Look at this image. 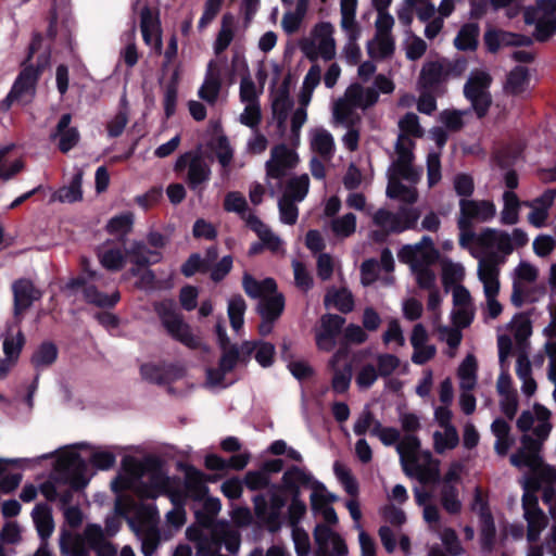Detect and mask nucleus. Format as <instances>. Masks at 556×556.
<instances>
[{
  "mask_svg": "<svg viewBox=\"0 0 556 556\" xmlns=\"http://www.w3.org/2000/svg\"><path fill=\"white\" fill-rule=\"evenodd\" d=\"M453 311L452 319L457 327H467L475 317L472 298L467 288L463 285L453 287Z\"/></svg>",
  "mask_w": 556,
  "mask_h": 556,
  "instance_id": "c756f323",
  "label": "nucleus"
},
{
  "mask_svg": "<svg viewBox=\"0 0 556 556\" xmlns=\"http://www.w3.org/2000/svg\"><path fill=\"white\" fill-rule=\"evenodd\" d=\"M484 42L489 51L496 52L501 45L523 46L531 43V39L521 35L500 30H489L484 35Z\"/></svg>",
  "mask_w": 556,
  "mask_h": 556,
  "instance_id": "a18cd8bd",
  "label": "nucleus"
},
{
  "mask_svg": "<svg viewBox=\"0 0 556 556\" xmlns=\"http://www.w3.org/2000/svg\"><path fill=\"white\" fill-rule=\"evenodd\" d=\"M312 150L324 160H330L334 153V140L325 128H314L309 131Z\"/></svg>",
  "mask_w": 556,
  "mask_h": 556,
  "instance_id": "c03bdc74",
  "label": "nucleus"
},
{
  "mask_svg": "<svg viewBox=\"0 0 556 556\" xmlns=\"http://www.w3.org/2000/svg\"><path fill=\"white\" fill-rule=\"evenodd\" d=\"M270 99L274 117L277 119L279 125H283L293 105V101L290 97L288 79H285L276 89L271 91Z\"/></svg>",
  "mask_w": 556,
  "mask_h": 556,
  "instance_id": "f704fd0d",
  "label": "nucleus"
},
{
  "mask_svg": "<svg viewBox=\"0 0 556 556\" xmlns=\"http://www.w3.org/2000/svg\"><path fill=\"white\" fill-rule=\"evenodd\" d=\"M54 470L56 475L70 484L65 488L61 484L58 500L63 509L71 507L73 491L84 488L88 481L87 464L78 455L74 447L62 450L56 458Z\"/></svg>",
  "mask_w": 556,
  "mask_h": 556,
  "instance_id": "1a4fd4ad",
  "label": "nucleus"
},
{
  "mask_svg": "<svg viewBox=\"0 0 556 556\" xmlns=\"http://www.w3.org/2000/svg\"><path fill=\"white\" fill-rule=\"evenodd\" d=\"M394 51L393 36L377 35L368 41L367 52L372 59H386Z\"/></svg>",
  "mask_w": 556,
  "mask_h": 556,
  "instance_id": "4d7b16f0",
  "label": "nucleus"
},
{
  "mask_svg": "<svg viewBox=\"0 0 556 556\" xmlns=\"http://www.w3.org/2000/svg\"><path fill=\"white\" fill-rule=\"evenodd\" d=\"M357 0H340V26L351 40H357L359 28L356 22Z\"/></svg>",
  "mask_w": 556,
  "mask_h": 556,
  "instance_id": "79ce46f5",
  "label": "nucleus"
},
{
  "mask_svg": "<svg viewBox=\"0 0 556 556\" xmlns=\"http://www.w3.org/2000/svg\"><path fill=\"white\" fill-rule=\"evenodd\" d=\"M334 26L330 22H319L314 25L309 36L301 43V49L307 59L316 61L321 58L330 61L336 56Z\"/></svg>",
  "mask_w": 556,
  "mask_h": 556,
  "instance_id": "9b49d317",
  "label": "nucleus"
},
{
  "mask_svg": "<svg viewBox=\"0 0 556 556\" xmlns=\"http://www.w3.org/2000/svg\"><path fill=\"white\" fill-rule=\"evenodd\" d=\"M529 86L528 71L523 66L515 67L507 76L505 90L511 94L523 93Z\"/></svg>",
  "mask_w": 556,
  "mask_h": 556,
  "instance_id": "052dcab7",
  "label": "nucleus"
},
{
  "mask_svg": "<svg viewBox=\"0 0 556 556\" xmlns=\"http://www.w3.org/2000/svg\"><path fill=\"white\" fill-rule=\"evenodd\" d=\"M244 354L255 353V359L262 367H268L274 362L275 346L269 342H244L241 346Z\"/></svg>",
  "mask_w": 556,
  "mask_h": 556,
  "instance_id": "603ef678",
  "label": "nucleus"
},
{
  "mask_svg": "<svg viewBox=\"0 0 556 556\" xmlns=\"http://www.w3.org/2000/svg\"><path fill=\"white\" fill-rule=\"evenodd\" d=\"M14 295V314L17 316L23 311L28 308L35 300H38L40 293L35 289L31 281L21 279L12 286Z\"/></svg>",
  "mask_w": 556,
  "mask_h": 556,
  "instance_id": "4c0bfd02",
  "label": "nucleus"
},
{
  "mask_svg": "<svg viewBox=\"0 0 556 556\" xmlns=\"http://www.w3.org/2000/svg\"><path fill=\"white\" fill-rule=\"evenodd\" d=\"M176 172L187 168L186 181L189 188L199 193L202 192L203 186L210 180L211 168L207 162L200 155L185 153L180 155L174 166Z\"/></svg>",
  "mask_w": 556,
  "mask_h": 556,
  "instance_id": "a211bd4d",
  "label": "nucleus"
},
{
  "mask_svg": "<svg viewBox=\"0 0 556 556\" xmlns=\"http://www.w3.org/2000/svg\"><path fill=\"white\" fill-rule=\"evenodd\" d=\"M131 261L140 266L155 264L161 261L162 255L157 250L149 249L142 242H135L130 249Z\"/></svg>",
  "mask_w": 556,
  "mask_h": 556,
  "instance_id": "0e129e2a",
  "label": "nucleus"
},
{
  "mask_svg": "<svg viewBox=\"0 0 556 556\" xmlns=\"http://www.w3.org/2000/svg\"><path fill=\"white\" fill-rule=\"evenodd\" d=\"M321 79V68L318 64H314L306 73L302 87L299 93V104L308 105L314 90L319 85Z\"/></svg>",
  "mask_w": 556,
  "mask_h": 556,
  "instance_id": "864d4df0",
  "label": "nucleus"
},
{
  "mask_svg": "<svg viewBox=\"0 0 556 556\" xmlns=\"http://www.w3.org/2000/svg\"><path fill=\"white\" fill-rule=\"evenodd\" d=\"M479 281L483 287L485 298V306L483 308L484 317L488 319H496L503 312V305L497 300L500 293V275L492 268L481 269L477 274Z\"/></svg>",
  "mask_w": 556,
  "mask_h": 556,
  "instance_id": "393cba45",
  "label": "nucleus"
},
{
  "mask_svg": "<svg viewBox=\"0 0 556 556\" xmlns=\"http://www.w3.org/2000/svg\"><path fill=\"white\" fill-rule=\"evenodd\" d=\"M473 509L479 510L481 526V545L482 548L490 551L495 539V526L493 517L483 502L480 492L477 490L473 503Z\"/></svg>",
  "mask_w": 556,
  "mask_h": 556,
  "instance_id": "c9c22d12",
  "label": "nucleus"
},
{
  "mask_svg": "<svg viewBox=\"0 0 556 556\" xmlns=\"http://www.w3.org/2000/svg\"><path fill=\"white\" fill-rule=\"evenodd\" d=\"M299 162L296 152L286 144H278L271 149L270 159L266 162V176L268 179L280 180L293 169Z\"/></svg>",
  "mask_w": 556,
  "mask_h": 556,
  "instance_id": "a878e982",
  "label": "nucleus"
},
{
  "mask_svg": "<svg viewBox=\"0 0 556 556\" xmlns=\"http://www.w3.org/2000/svg\"><path fill=\"white\" fill-rule=\"evenodd\" d=\"M227 60L217 56L207 63L204 80L198 90L201 100L210 105L216 104L222 89V77Z\"/></svg>",
  "mask_w": 556,
  "mask_h": 556,
  "instance_id": "4be33fe9",
  "label": "nucleus"
},
{
  "mask_svg": "<svg viewBox=\"0 0 556 556\" xmlns=\"http://www.w3.org/2000/svg\"><path fill=\"white\" fill-rule=\"evenodd\" d=\"M419 218V212L413 207H402L397 213L380 208L372 214V222L377 231H372L376 241H382L391 232H402L413 228Z\"/></svg>",
  "mask_w": 556,
  "mask_h": 556,
  "instance_id": "f8f14e48",
  "label": "nucleus"
},
{
  "mask_svg": "<svg viewBox=\"0 0 556 556\" xmlns=\"http://www.w3.org/2000/svg\"><path fill=\"white\" fill-rule=\"evenodd\" d=\"M185 489L187 495L193 500H203L207 493L204 475L193 467H188L185 472Z\"/></svg>",
  "mask_w": 556,
  "mask_h": 556,
  "instance_id": "09e8293b",
  "label": "nucleus"
},
{
  "mask_svg": "<svg viewBox=\"0 0 556 556\" xmlns=\"http://www.w3.org/2000/svg\"><path fill=\"white\" fill-rule=\"evenodd\" d=\"M67 288L73 290L81 288L85 300L88 303L97 305L99 307H112L121 299L119 292L117 290L111 292L110 294L101 293L97 290L94 286L90 285L85 277L72 279L67 283Z\"/></svg>",
  "mask_w": 556,
  "mask_h": 556,
  "instance_id": "2f4dec72",
  "label": "nucleus"
},
{
  "mask_svg": "<svg viewBox=\"0 0 556 556\" xmlns=\"http://www.w3.org/2000/svg\"><path fill=\"white\" fill-rule=\"evenodd\" d=\"M345 319L339 315L326 314L320 318L315 329L316 345L319 350L329 352L336 344Z\"/></svg>",
  "mask_w": 556,
  "mask_h": 556,
  "instance_id": "c85d7f7f",
  "label": "nucleus"
},
{
  "mask_svg": "<svg viewBox=\"0 0 556 556\" xmlns=\"http://www.w3.org/2000/svg\"><path fill=\"white\" fill-rule=\"evenodd\" d=\"M269 502L270 505L268 507L267 500L264 495L260 494L254 496V509L258 518L274 520L279 516L281 508L285 506V498L277 492H271Z\"/></svg>",
  "mask_w": 556,
  "mask_h": 556,
  "instance_id": "a19ab883",
  "label": "nucleus"
},
{
  "mask_svg": "<svg viewBox=\"0 0 556 556\" xmlns=\"http://www.w3.org/2000/svg\"><path fill=\"white\" fill-rule=\"evenodd\" d=\"M394 89L392 79L382 74L375 77L371 87L359 83L351 84L332 104L333 122L344 127L356 126L362 121V112L378 103L379 93L390 94Z\"/></svg>",
  "mask_w": 556,
  "mask_h": 556,
  "instance_id": "7ed1b4c3",
  "label": "nucleus"
},
{
  "mask_svg": "<svg viewBox=\"0 0 556 556\" xmlns=\"http://www.w3.org/2000/svg\"><path fill=\"white\" fill-rule=\"evenodd\" d=\"M497 336L498 359L501 366L505 364L513 348V339L519 344L526 341L532 333L530 318L525 314H516L511 320L500 328Z\"/></svg>",
  "mask_w": 556,
  "mask_h": 556,
  "instance_id": "f3484780",
  "label": "nucleus"
},
{
  "mask_svg": "<svg viewBox=\"0 0 556 556\" xmlns=\"http://www.w3.org/2000/svg\"><path fill=\"white\" fill-rule=\"evenodd\" d=\"M399 128L400 135L395 144L396 160L390 169L387 195L410 204L418 198L415 185L422 176V168L413 165L415 142L412 137H422L424 129L418 116L414 113L405 114L399 121Z\"/></svg>",
  "mask_w": 556,
  "mask_h": 556,
  "instance_id": "f257e3e1",
  "label": "nucleus"
},
{
  "mask_svg": "<svg viewBox=\"0 0 556 556\" xmlns=\"http://www.w3.org/2000/svg\"><path fill=\"white\" fill-rule=\"evenodd\" d=\"M309 0H296L293 4H287L281 18V27L288 35L296 33L307 13Z\"/></svg>",
  "mask_w": 556,
  "mask_h": 556,
  "instance_id": "58836bf2",
  "label": "nucleus"
},
{
  "mask_svg": "<svg viewBox=\"0 0 556 556\" xmlns=\"http://www.w3.org/2000/svg\"><path fill=\"white\" fill-rule=\"evenodd\" d=\"M317 548L314 556H346L344 540L326 525H317L314 531Z\"/></svg>",
  "mask_w": 556,
  "mask_h": 556,
  "instance_id": "bb28decb",
  "label": "nucleus"
},
{
  "mask_svg": "<svg viewBox=\"0 0 556 556\" xmlns=\"http://www.w3.org/2000/svg\"><path fill=\"white\" fill-rule=\"evenodd\" d=\"M397 257L402 263L409 265L419 288L429 290L437 287L434 266L439 252L430 237L424 236L418 243L403 247Z\"/></svg>",
  "mask_w": 556,
  "mask_h": 556,
  "instance_id": "423d86ee",
  "label": "nucleus"
},
{
  "mask_svg": "<svg viewBox=\"0 0 556 556\" xmlns=\"http://www.w3.org/2000/svg\"><path fill=\"white\" fill-rule=\"evenodd\" d=\"M124 472L112 482L114 491L132 490L141 498H154L169 492V478L161 470L147 471L146 465L135 458L125 457Z\"/></svg>",
  "mask_w": 556,
  "mask_h": 556,
  "instance_id": "39448f33",
  "label": "nucleus"
},
{
  "mask_svg": "<svg viewBox=\"0 0 556 556\" xmlns=\"http://www.w3.org/2000/svg\"><path fill=\"white\" fill-rule=\"evenodd\" d=\"M24 168L23 159L15 153V144L0 148V180L8 181Z\"/></svg>",
  "mask_w": 556,
  "mask_h": 556,
  "instance_id": "e433bc0d",
  "label": "nucleus"
},
{
  "mask_svg": "<svg viewBox=\"0 0 556 556\" xmlns=\"http://www.w3.org/2000/svg\"><path fill=\"white\" fill-rule=\"evenodd\" d=\"M522 202L519 201L514 191L503 193V208L500 214L502 225L513 226L519 222V213Z\"/></svg>",
  "mask_w": 556,
  "mask_h": 556,
  "instance_id": "8fccbe9b",
  "label": "nucleus"
},
{
  "mask_svg": "<svg viewBox=\"0 0 556 556\" xmlns=\"http://www.w3.org/2000/svg\"><path fill=\"white\" fill-rule=\"evenodd\" d=\"M525 22L535 25L534 38L545 41L556 33V0H538L525 10Z\"/></svg>",
  "mask_w": 556,
  "mask_h": 556,
  "instance_id": "2eb2a0df",
  "label": "nucleus"
},
{
  "mask_svg": "<svg viewBox=\"0 0 556 556\" xmlns=\"http://www.w3.org/2000/svg\"><path fill=\"white\" fill-rule=\"evenodd\" d=\"M98 257L101 265L113 271L122 269L126 263L125 250L113 242H105L99 248Z\"/></svg>",
  "mask_w": 556,
  "mask_h": 556,
  "instance_id": "ea45409f",
  "label": "nucleus"
},
{
  "mask_svg": "<svg viewBox=\"0 0 556 556\" xmlns=\"http://www.w3.org/2000/svg\"><path fill=\"white\" fill-rule=\"evenodd\" d=\"M81 540L83 543L77 539L72 540L70 535H63L60 541L61 548L72 556H87L88 552L84 546L87 544L96 552L97 556H116V548L106 540L104 531L98 525H88Z\"/></svg>",
  "mask_w": 556,
  "mask_h": 556,
  "instance_id": "9d476101",
  "label": "nucleus"
},
{
  "mask_svg": "<svg viewBox=\"0 0 556 556\" xmlns=\"http://www.w3.org/2000/svg\"><path fill=\"white\" fill-rule=\"evenodd\" d=\"M72 121L71 114H64L56 126L55 137H59V148L62 152H67L74 148L79 139V134L76 128L70 127Z\"/></svg>",
  "mask_w": 556,
  "mask_h": 556,
  "instance_id": "de8ad7c7",
  "label": "nucleus"
},
{
  "mask_svg": "<svg viewBox=\"0 0 556 556\" xmlns=\"http://www.w3.org/2000/svg\"><path fill=\"white\" fill-rule=\"evenodd\" d=\"M530 481L525 484V493L522 495L523 516L527 520L528 530L527 539L529 542H536L541 532L546 527V517L542 509L538 506L536 495L528 488Z\"/></svg>",
  "mask_w": 556,
  "mask_h": 556,
  "instance_id": "b1692460",
  "label": "nucleus"
},
{
  "mask_svg": "<svg viewBox=\"0 0 556 556\" xmlns=\"http://www.w3.org/2000/svg\"><path fill=\"white\" fill-rule=\"evenodd\" d=\"M39 71L33 66H26L16 78L10 93L0 102V110L8 111L13 102L28 103L34 94Z\"/></svg>",
  "mask_w": 556,
  "mask_h": 556,
  "instance_id": "412c9836",
  "label": "nucleus"
},
{
  "mask_svg": "<svg viewBox=\"0 0 556 556\" xmlns=\"http://www.w3.org/2000/svg\"><path fill=\"white\" fill-rule=\"evenodd\" d=\"M528 241V233L521 228H515L510 233L497 228L483 229L478 233L477 245L470 249V255L478 261L477 274L492 268L500 275L507 256Z\"/></svg>",
  "mask_w": 556,
  "mask_h": 556,
  "instance_id": "20e7f679",
  "label": "nucleus"
},
{
  "mask_svg": "<svg viewBox=\"0 0 556 556\" xmlns=\"http://www.w3.org/2000/svg\"><path fill=\"white\" fill-rule=\"evenodd\" d=\"M396 452L404 472L421 483H429L439 478V462L429 451L420 450V441L415 434H405L396 445Z\"/></svg>",
  "mask_w": 556,
  "mask_h": 556,
  "instance_id": "6e6552de",
  "label": "nucleus"
},
{
  "mask_svg": "<svg viewBox=\"0 0 556 556\" xmlns=\"http://www.w3.org/2000/svg\"><path fill=\"white\" fill-rule=\"evenodd\" d=\"M140 29L144 43L154 49L156 53H161L162 33L160 20L148 7L141 10Z\"/></svg>",
  "mask_w": 556,
  "mask_h": 556,
  "instance_id": "473e14b6",
  "label": "nucleus"
},
{
  "mask_svg": "<svg viewBox=\"0 0 556 556\" xmlns=\"http://www.w3.org/2000/svg\"><path fill=\"white\" fill-rule=\"evenodd\" d=\"M492 77L484 70L471 71L464 86L465 98L479 117H483L492 103L490 86Z\"/></svg>",
  "mask_w": 556,
  "mask_h": 556,
  "instance_id": "dca6fc26",
  "label": "nucleus"
},
{
  "mask_svg": "<svg viewBox=\"0 0 556 556\" xmlns=\"http://www.w3.org/2000/svg\"><path fill=\"white\" fill-rule=\"evenodd\" d=\"M516 375L521 382V393L531 397L538 390V384L532 374V365L526 354H519L516 362Z\"/></svg>",
  "mask_w": 556,
  "mask_h": 556,
  "instance_id": "37998d69",
  "label": "nucleus"
},
{
  "mask_svg": "<svg viewBox=\"0 0 556 556\" xmlns=\"http://www.w3.org/2000/svg\"><path fill=\"white\" fill-rule=\"evenodd\" d=\"M442 281L445 288L456 287L465 277V267L450 260L442 261Z\"/></svg>",
  "mask_w": 556,
  "mask_h": 556,
  "instance_id": "774afa93",
  "label": "nucleus"
},
{
  "mask_svg": "<svg viewBox=\"0 0 556 556\" xmlns=\"http://www.w3.org/2000/svg\"><path fill=\"white\" fill-rule=\"evenodd\" d=\"M496 215V206L490 200H469L459 201V215L457 225L464 227L472 226L475 222L486 223Z\"/></svg>",
  "mask_w": 556,
  "mask_h": 556,
  "instance_id": "5701e85b",
  "label": "nucleus"
},
{
  "mask_svg": "<svg viewBox=\"0 0 556 556\" xmlns=\"http://www.w3.org/2000/svg\"><path fill=\"white\" fill-rule=\"evenodd\" d=\"M445 76L446 72L441 62H428L422 66L419 83L424 88L428 89L443 81Z\"/></svg>",
  "mask_w": 556,
  "mask_h": 556,
  "instance_id": "13d9d810",
  "label": "nucleus"
},
{
  "mask_svg": "<svg viewBox=\"0 0 556 556\" xmlns=\"http://www.w3.org/2000/svg\"><path fill=\"white\" fill-rule=\"evenodd\" d=\"M459 442L458 432L455 427L442 428V431L433 433V445L438 453L454 448Z\"/></svg>",
  "mask_w": 556,
  "mask_h": 556,
  "instance_id": "338daca9",
  "label": "nucleus"
},
{
  "mask_svg": "<svg viewBox=\"0 0 556 556\" xmlns=\"http://www.w3.org/2000/svg\"><path fill=\"white\" fill-rule=\"evenodd\" d=\"M247 225L256 232L262 243L273 252H279L282 249L281 239L276 236L258 217L249 215Z\"/></svg>",
  "mask_w": 556,
  "mask_h": 556,
  "instance_id": "49530a36",
  "label": "nucleus"
},
{
  "mask_svg": "<svg viewBox=\"0 0 556 556\" xmlns=\"http://www.w3.org/2000/svg\"><path fill=\"white\" fill-rule=\"evenodd\" d=\"M551 415V410L539 403L532 409L523 410L517 420L518 429L525 433L521 447L510 455L513 466L528 468L533 478L546 483L556 481V469L545 465L540 456L541 445L552 430Z\"/></svg>",
  "mask_w": 556,
  "mask_h": 556,
  "instance_id": "f03ea898",
  "label": "nucleus"
},
{
  "mask_svg": "<svg viewBox=\"0 0 556 556\" xmlns=\"http://www.w3.org/2000/svg\"><path fill=\"white\" fill-rule=\"evenodd\" d=\"M325 305L328 308H336L342 313H349L354 306L352 293L346 289L330 290L325 296Z\"/></svg>",
  "mask_w": 556,
  "mask_h": 556,
  "instance_id": "bf43d9fd",
  "label": "nucleus"
},
{
  "mask_svg": "<svg viewBox=\"0 0 556 556\" xmlns=\"http://www.w3.org/2000/svg\"><path fill=\"white\" fill-rule=\"evenodd\" d=\"M556 199V189H546L541 195L522 202V205L530 210L527 220L535 228H543L547 225L549 211Z\"/></svg>",
  "mask_w": 556,
  "mask_h": 556,
  "instance_id": "cd10ccee",
  "label": "nucleus"
},
{
  "mask_svg": "<svg viewBox=\"0 0 556 556\" xmlns=\"http://www.w3.org/2000/svg\"><path fill=\"white\" fill-rule=\"evenodd\" d=\"M491 430L496 438L494 445L496 453L502 456L506 455L514 442L509 434V425L505 420L497 418L492 422Z\"/></svg>",
  "mask_w": 556,
  "mask_h": 556,
  "instance_id": "6e6d98bb",
  "label": "nucleus"
},
{
  "mask_svg": "<svg viewBox=\"0 0 556 556\" xmlns=\"http://www.w3.org/2000/svg\"><path fill=\"white\" fill-rule=\"evenodd\" d=\"M309 188V178L306 174L291 178L285 192L283 198H288L295 202H301L305 199Z\"/></svg>",
  "mask_w": 556,
  "mask_h": 556,
  "instance_id": "e2e57ef3",
  "label": "nucleus"
},
{
  "mask_svg": "<svg viewBox=\"0 0 556 556\" xmlns=\"http://www.w3.org/2000/svg\"><path fill=\"white\" fill-rule=\"evenodd\" d=\"M25 343L23 333L17 329H9L3 340L4 359H0V379L7 377L11 368L16 363L20 352Z\"/></svg>",
  "mask_w": 556,
  "mask_h": 556,
  "instance_id": "72a5a7b5",
  "label": "nucleus"
},
{
  "mask_svg": "<svg viewBox=\"0 0 556 556\" xmlns=\"http://www.w3.org/2000/svg\"><path fill=\"white\" fill-rule=\"evenodd\" d=\"M216 334L224 352L219 361L218 368L207 369L206 383L211 388H226L233 383V379H228L227 375L236 367L239 358V352L233 346L227 349L228 338L225 326L220 323L216 325Z\"/></svg>",
  "mask_w": 556,
  "mask_h": 556,
  "instance_id": "ddd939ff",
  "label": "nucleus"
},
{
  "mask_svg": "<svg viewBox=\"0 0 556 556\" xmlns=\"http://www.w3.org/2000/svg\"><path fill=\"white\" fill-rule=\"evenodd\" d=\"M478 36H479V26L477 24H472V23H469V24H466L464 25L455 40H454V43H455V47L458 49V50H473L476 49L477 45H478Z\"/></svg>",
  "mask_w": 556,
  "mask_h": 556,
  "instance_id": "69168bd1",
  "label": "nucleus"
},
{
  "mask_svg": "<svg viewBox=\"0 0 556 556\" xmlns=\"http://www.w3.org/2000/svg\"><path fill=\"white\" fill-rule=\"evenodd\" d=\"M478 363L472 354H468L458 367L457 376L460 390L472 391L477 386Z\"/></svg>",
  "mask_w": 556,
  "mask_h": 556,
  "instance_id": "3c124183",
  "label": "nucleus"
},
{
  "mask_svg": "<svg viewBox=\"0 0 556 556\" xmlns=\"http://www.w3.org/2000/svg\"><path fill=\"white\" fill-rule=\"evenodd\" d=\"M235 36L233 16L225 14L222 20V27L214 42V52L219 55L231 43Z\"/></svg>",
  "mask_w": 556,
  "mask_h": 556,
  "instance_id": "680f3d73",
  "label": "nucleus"
},
{
  "mask_svg": "<svg viewBox=\"0 0 556 556\" xmlns=\"http://www.w3.org/2000/svg\"><path fill=\"white\" fill-rule=\"evenodd\" d=\"M38 534L42 540L48 539L54 529L51 510L47 505H36L31 513Z\"/></svg>",
  "mask_w": 556,
  "mask_h": 556,
  "instance_id": "5fc2aeb1",
  "label": "nucleus"
},
{
  "mask_svg": "<svg viewBox=\"0 0 556 556\" xmlns=\"http://www.w3.org/2000/svg\"><path fill=\"white\" fill-rule=\"evenodd\" d=\"M394 269V260L389 249H383L380 261L370 258L361 266V279L364 286H369L376 281H381L384 286L393 283L392 271Z\"/></svg>",
  "mask_w": 556,
  "mask_h": 556,
  "instance_id": "aec40b11",
  "label": "nucleus"
},
{
  "mask_svg": "<svg viewBox=\"0 0 556 556\" xmlns=\"http://www.w3.org/2000/svg\"><path fill=\"white\" fill-rule=\"evenodd\" d=\"M156 312L168 333L189 349L202 345L199 337L192 333L190 327L184 323L173 301H163L156 305Z\"/></svg>",
  "mask_w": 556,
  "mask_h": 556,
  "instance_id": "4468645a",
  "label": "nucleus"
},
{
  "mask_svg": "<svg viewBox=\"0 0 556 556\" xmlns=\"http://www.w3.org/2000/svg\"><path fill=\"white\" fill-rule=\"evenodd\" d=\"M242 286L249 296L260 299L257 308L263 320L258 326V331L262 336H267L273 329L274 320L277 319L283 311V296L276 292L277 285L271 278L258 281L250 274L245 273L242 279Z\"/></svg>",
  "mask_w": 556,
  "mask_h": 556,
  "instance_id": "0eeeda50",
  "label": "nucleus"
},
{
  "mask_svg": "<svg viewBox=\"0 0 556 556\" xmlns=\"http://www.w3.org/2000/svg\"><path fill=\"white\" fill-rule=\"evenodd\" d=\"M144 520L139 525L135 520H129V525L141 541V552L144 556H152L160 544V533L157 530L159 515L154 506L149 505L143 511Z\"/></svg>",
  "mask_w": 556,
  "mask_h": 556,
  "instance_id": "6ab92c4d",
  "label": "nucleus"
},
{
  "mask_svg": "<svg viewBox=\"0 0 556 556\" xmlns=\"http://www.w3.org/2000/svg\"><path fill=\"white\" fill-rule=\"evenodd\" d=\"M346 358V349H339L329 361V367L333 371L331 388L339 394L348 391L352 379V365Z\"/></svg>",
  "mask_w": 556,
  "mask_h": 556,
  "instance_id": "7c9ffc66",
  "label": "nucleus"
}]
</instances>
